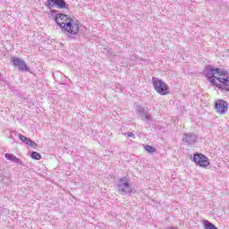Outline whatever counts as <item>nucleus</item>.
<instances>
[{"label":"nucleus","instance_id":"1","mask_svg":"<svg viewBox=\"0 0 229 229\" xmlns=\"http://www.w3.org/2000/svg\"><path fill=\"white\" fill-rule=\"evenodd\" d=\"M204 76L207 78L208 81H210L211 80L216 81L217 78H228L229 72L226 70H221V68L207 65L204 69Z\"/></svg>","mask_w":229,"mask_h":229},{"label":"nucleus","instance_id":"17","mask_svg":"<svg viewBox=\"0 0 229 229\" xmlns=\"http://www.w3.org/2000/svg\"><path fill=\"white\" fill-rule=\"evenodd\" d=\"M124 135H127V137L135 139V134L133 132H125Z\"/></svg>","mask_w":229,"mask_h":229},{"label":"nucleus","instance_id":"18","mask_svg":"<svg viewBox=\"0 0 229 229\" xmlns=\"http://www.w3.org/2000/svg\"><path fill=\"white\" fill-rule=\"evenodd\" d=\"M169 229H174V227H170Z\"/></svg>","mask_w":229,"mask_h":229},{"label":"nucleus","instance_id":"10","mask_svg":"<svg viewBox=\"0 0 229 229\" xmlns=\"http://www.w3.org/2000/svg\"><path fill=\"white\" fill-rule=\"evenodd\" d=\"M214 108L216 114H219L220 115H225V114L228 112V102L223 99H218L215 102Z\"/></svg>","mask_w":229,"mask_h":229},{"label":"nucleus","instance_id":"13","mask_svg":"<svg viewBox=\"0 0 229 229\" xmlns=\"http://www.w3.org/2000/svg\"><path fill=\"white\" fill-rule=\"evenodd\" d=\"M4 157L7 160H10L11 162H13L14 164H22V161L16 156L11 153L4 154Z\"/></svg>","mask_w":229,"mask_h":229},{"label":"nucleus","instance_id":"5","mask_svg":"<svg viewBox=\"0 0 229 229\" xmlns=\"http://www.w3.org/2000/svg\"><path fill=\"white\" fill-rule=\"evenodd\" d=\"M51 13H56L54 17V21L57 24V26L60 28L61 31L64 30V25L67 24L69 21H72V18L69 17V15L64 13H58L57 10H51Z\"/></svg>","mask_w":229,"mask_h":229},{"label":"nucleus","instance_id":"14","mask_svg":"<svg viewBox=\"0 0 229 229\" xmlns=\"http://www.w3.org/2000/svg\"><path fill=\"white\" fill-rule=\"evenodd\" d=\"M30 158H32V160H40L42 158V155L37 151H32L30 154Z\"/></svg>","mask_w":229,"mask_h":229},{"label":"nucleus","instance_id":"2","mask_svg":"<svg viewBox=\"0 0 229 229\" xmlns=\"http://www.w3.org/2000/svg\"><path fill=\"white\" fill-rule=\"evenodd\" d=\"M61 31L70 38H74V37L78 36V33H80V22L72 19L64 25V30Z\"/></svg>","mask_w":229,"mask_h":229},{"label":"nucleus","instance_id":"8","mask_svg":"<svg viewBox=\"0 0 229 229\" xmlns=\"http://www.w3.org/2000/svg\"><path fill=\"white\" fill-rule=\"evenodd\" d=\"M136 112L142 121L153 123V117L151 116V114L149 113V109L148 107H144L140 105H138L136 106Z\"/></svg>","mask_w":229,"mask_h":229},{"label":"nucleus","instance_id":"9","mask_svg":"<svg viewBox=\"0 0 229 229\" xmlns=\"http://www.w3.org/2000/svg\"><path fill=\"white\" fill-rule=\"evenodd\" d=\"M11 62L13 63V65H14V67H18V70L21 72H30V66L28 64H26V61H24L19 57H13L11 59Z\"/></svg>","mask_w":229,"mask_h":229},{"label":"nucleus","instance_id":"6","mask_svg":"<svg viewBox=\"0 0 229 229\" xmlns=\"http://www.w3.org/2000/svg\"><path fill=\"white\" fill-rule=\"evenodd\" d=\"M47 10H52L53 8H57L58 10H68L69 4L65 0H47L45 4Z\"/></svg>","mask_w":229,"mask_h":229},{"label":"nucleus","instance_id":"11","mask_svg":"<svg viewBox=\"0 0 229 229\" xmlns=\"http://www.w3.org/2000/svg\"><path fill=\"white\" fill-rule=\"evenodd\" d=\"M182 140L186 146H193L198 142V135L194 132H185L182 135Z\"/></svg>","mask_w":229,"mask_h":229},{"label":"nucleus","instance_id":"4","mask_svg":"<svg viewBox=\"0 0 229 229\" xmlns=\"http://www.w3.org/2000/svg\"><path fill=\"white\" fill-rule=\"evenodd\" d=\"M116 189L118 192H122L123 194H131L133 192L130 184V179L126 176L119 178Z\"/></svg>","mask_w":229,"mask_h":229},{"label":"nucleus","instance_id":"7","mask_svg":"<svg viewBox=\"0 0 229 229\" xmlns=\"http://www.w3.org/2000/svg\"><path fill=\"white\" fill-rule=\"evenodd\" d=\"M192 162H194L196 165H199V167H208V165H210L208 157L199 152L193 154Z\"/></svg>","mask_w":229,"mask_h":229},{"label":"nucleus","instance_id":"12","mask_svg":"<svg viewBox=\"0 0 229 229\" xmlns=\"http://www.w3.org/2000/svg\"><path fill=\"white\" fill-rule=\"evenodd\" d=\"M19 139L20 140H21V142H23V144L30 146V148H33L34 149H37L38 148V145L35 141L31 140V139L22 134H19Z\"/></svg>","mask_w":229,"mask_h":229},{"label":"nucleus","instance_id":"16","mask_svg":"<svg viewBox=\"0 0 229 229\" xmlns=\"http://www.w3.org/2000/svg\"><path fill=\"white\" fill-rule=\"evenodd\" d=\"M105 51L107 53L108 56H112L113 55L112 48H105Z\"/></svg>","mask_w":229,"mask_h":229},{"label":"nucleus","instance_id":"15","mask_svg":"<svg viewBox=\"0 0 229 229\" xmlns=\"http://www.w3.org/2000/svg\"><path fill=\"white\" fill-rule=\"evenodd\" d=\"M145 151H147V153H155L157 152V148H155V147H151L150 145H146L144 147Z\"/></svg>","mask_w":229,"mask_h":229},{"label":"nucleus","instance_id":"3","mask_svg":"<svg viewBox=\"0 0 229 229\" xmlns=\"http://www.w3.org/2000/svg\"><path fill=\"white\" fill-rule=\"evenodd\" d=\"M152 85L154 90H156L159 96H169V94H171L167 83L158 77H152Z\"/></svg>","mask_w":229,"mask_h":229}]
</instances>
